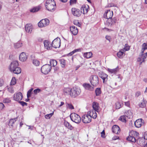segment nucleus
<instances>
[{"mask_svg":"<svg viewBox=\"0 0 147 147\" xmlns=\"http://www.w3.org/2000/svg\"><path fill=\"white\" fill-rule=\"evenodd\" d=\"M50 65L51 66L54 67L57 65V61L55 60H51L50 61Z\"/></svg>","mask_w":147,"mask_h":147,"instance_id":"nucleus-38","label":"nucleus"},{"mask_svg":"<svg viewBox=\"0 0 147 147\" xmlns=\"http://www.w3.org/2000/svg\"><path fill=\"white\" fill-rule=\"evenodd\" d=\"M11 71L13 72L15 74H18L21 72V69L20 68L18 67L15 68L14 70H12Z\"/></svg>","mask_w":147,"mask_h":147,"instance_id":"nucleus-34","label":"nucleus"},{"mask_svg":"<svg viewBox=\"0 0 147 147\" xmlns=\"http://www.w3.org/2000/svg\"><path fill=\"white\" fill-rule=\"evenodd\" d=\"M98 75L102 79L103 82H107V80L108 75L102 72H99Z\"/></svg>","mask_w":147,"mask_h":147,"instance_id":"nucleus-19","label":"nucleus"},{"mask_svg":"<svg viewBox=\"0 0 147 147\" xmlns=\"http://www.w3.org/2000/svg\"><path fill=\"white\" fill-rule=\"evenodd\" d=\"M147 58V52L143 54L142 53L141 55L139 56L138 59L137 61L140 62V65H141L142 63L144 61V59Z\"/></svg>","mask_w":147,"mask_h":147,"instance_id":"nucleus-12","label":"nucleus"},{"mask_svg":"<svg viewBox=\"0 0 147 147\" xmlns=\"http://www.w3.org/2000/svg\"><path fill=\"white\" fill-rule=\"evenodd\" d=\"M113 15V11L110 10H107L105 11V13L104 14V18L107 19L111 18Z\"/></svg>","mask_w":147,"mask_h":147,"instance_id":"nucleus-10","label":"nucleus"},{"mask_svg":"<svg viewBox=\"0 0 147 147\" xmlns=\"http://www.w3.org/2000/svg\"><path fill=\"white\" fill-rule=\"evenodd\" d=\"M80 92V90L79 88L74 87L71 89L70 96L73 98H75L79 95Z\"/></svg>","mask_w":147,"mask_h":147,"instance_id":"nucleus-3","label":"nucleus"},{"mask_svg":"<svg viewBox=\"0 0 147 147\" xmlns=\"http://www.w3.org/2000/svg\"><path fill=\"white\" fill-rule=\"evenodd\" d=\"M18 102L22 106H27V103L24 101H20Z\"/></svg>","mask_w":147,"mask_h":147,"instance_id":"nucleus-52","label":"nucleus"},{"mask_svg":"<svg viewBox=\"0 0 147 147\" xmlns=\"http://www.w3.org/2000/svg\"><path fill=\"white\" fill-rule=\"evenodd\" d=\"M119 138V137L117 136H114L112 138V139L113 140H116Z\"/></svg>","mask_w":147,"mask_h":147,"instance_id":"nucleus-62","label":"nucleus"},{"mask_svg":"<svg viewBox=\"0 0 147 147\" xmlns=\"http://www.w3.org/2000/svg\"><path fill=\"white\" fill-rule=\"evenodd\" d=\"M76 0H70V5H71L74 4H75L76 3Z\"/></svg>","mask_w":147,"mask_h":147,"instance_id":"nucleus-54","label":"nucleus"},{"mask_svg":"<svg viewBox=\"0 0 147 147\" xmlns=\"http://www.w3.org/2000/svg\"><path fill=\"white\" fill-rule=\"evenodd\" d=\"M74 25L80 27L81 26L80 23H79V21L78 20H75L74 21Z\"/></svg>","mask_w":147,"mask_h":147,"instance_id":"nucleus-50","label":"nucleus"},{"mask_svg":"<svg viewBox=\"0 0 147 147\" xmlns=\"http://www.w3.org/2000/svg\"><path fill=\"white\" fill-rule=\"evenodd\" d=\"M101 136L103 137H104V136L105 135V132L104 130H103L101 133Z\"/></svg>","mask_w":147,"mask_h":147,"instance_id":"nucleus-60","label":"nucleus"},{"mask_svg":"<svg viewBox=\"0 0 147 147\" xmlns=\"http://www.w3.org/2000/svg\"><path fill=\"white\" fill-rule=\"evenodd\" d=\"M141 92L140 91L137 92L135 94V96L136 97H138L140 95H141Z\"/></svg>","mask_w":147,"mask_h":147,"instance_id":"nucleus-53","label":"nucleus"},{"mask_svg":"<svg viewBox=\"0 0 147 147\" xmlns=\"http://www.w3.org/2000/svg\"><path fill=\"white\" fill-rule=\"evenodd\" d=\"M18 61H13L10 65L9 69L11 71L13 70L15 68H17V67H18Z\"/></svg>","mask_w":147,"mask_h":147,"instance_id":"nucleus-13","label":"nucleus"},{"mask_svg":"<svg viewBox=\"0 0 147 147\" xmlns=\"http://www.w3.org/2000/svg\"><path fill=\"white\" fill-rule=\"evenodd\" d=\"M25 28L27 32L31 33L33 29V27L31 24H27L25 26Z\"/></svg>","mask_w":147,"mask_h":147,"instance_id":"nucleus-22","label":"nucleus"},{"mask_svg":"<svg viewBox=\"0 0 147 147\" xmlns=\"http://www.w3.org/2000/svg\"><path fill=\"white\" fill-rule=\"evenodd\" d=\"M17 80L15 77H13L11 80V83H16Z\"/></svg>","mask_w":147,"mask_h":147,"instance_id":"nucleus-57","label":"nucleus"},{"mask_svg":"<svg viewBox=\"0 0 147 147\" xmlns=\"http://www.w3.org/2000/svg\"><path fill=\"white\" fill-rule=\"evenodd\" d=\"M71 31L74 35H76L78 32V30L77 27L74 26H71L70 28Z\"/></svg>","mask_w":147,"mask_h":147,"instance_id":"nucleus-25","label":"nucleus"},{"mask_svg":"<svg viewBox=\"0 0 147 147\" xmlns=\"http://www.w3.org/2000/svg\"><path fill=\"white\" fill-rule=\"evenodd\" d=\"M44 44L45 49L48 50L51 49L52 46V44H51V42L47 40H45L44 41Z\"/></svg>","mask_w":147,"mask_h":147,"instance_id":"nucleus-16","label":"nucleus"},{"mask_svg":"<svg viewBox=\"0 0 147 147\" xmlns=\"http://www.w3.org/2000/svg\"><path fill=\"white\" fill-rule=\"evenodd\" d=\"M53 112L52 113H50L49 114L46 115L45 116V118L47 119H49L53 115Z\"/></svg>","mask_w":147,"mask_h":147,"instance_id":"nucleus-46","label":"nucleus"},{"mask_svg":"<svg viewBox=\"0 0 147 147\" xmlns=\"http://www.w3.org/2000/svg\"><path fill=\"white\" fill-rule=\"evenodd\" d=\"M32 63L34 65L36 66H38L40 64L39 61L37 60L36 59L33 60Z\"/></svg>","mask_w":147,"mask_h":147,"instance_id":"nucleus-44","label":"nucleus"},{"mask_svg":"<svg viewBox=\"0 0 147 147\" xmlns=\"http://www.w3.org/2000/svg\"><path fill=\"white\" fill-rule=\"evenodd\" d=\"M45 5L47 10L51 11H54L56 9V3L54 0H47Z\"/></svg>","mask_w":147,"mask_h":147,"instance_id":"nucleus-1","label":"nucleus"},{"mask_svg":"<svg viewBox=\"0 0 147 147\" xmlns=\"http://www.w3.org/2000/svg\"><path fill=\"white\" fill-rule=\"evenodd\" d=\"M92 107L94 111H96L98 113L99 112L100 107L98 103L95 102H93L92 103Z\"/></svg>","mask_w":147,"mask_h":147,"instance_id":"nucleus-23","label":"nucleus"},{"mask_svg":"<svg viewBox=\"0 0 147 147\" xmlns=\"http://www.w3.org/2000/svg\"><path fill=\"white\" fill-rule=\"evenodd\" d=\"M5 107L4 105L1 102H0V109L2 110Z\"/></svg>","mask_w":147,"mask_h":147,"instance_id":"nucleus-56","label":"nucleus"},{"mask_svg":"<svg viewBox=\"0 0 147 147\" xmlns=\"http://www.w3.org/2000/svg\"><path fill=\"white\" fill-rule=\"evenodd\" d=\"M83 86L86 90L91 91L94 89V85L92 83H83Z\"/></svg>","mask_w":147,"mask_h":147,"instance_id":"nucleus-14","label":"nucleus"},{"mask_svg":"<svg viewBox=\"0 0 147 147\" xmlns=\"http://www.w3.org/2000/svg\"><path fill=\"white\" fill-rule=\"evenodd\" d=\"M18 117H17L14 119H10L9 122V125L11 126H13V124L15 123L16 120H17Z\"/></svg>","mask_w":147,"mask_h":147,"instance_id":"nucleus-39","label":"nucleus"},{"mask_svg":"<svg viewBox=\"0 0 147 147\" xmlns=\"http://www.w3.org/2000/svg\"><path fill=\"white\" fill-rule=\"evenodd\" d=\"M125 114L127 115L126 116L129 119H130V118L132 117H133L132 113L131 110H127L125 112Z\"/></svg>","mask_w":147,"mask_h":147,"instance_id":"nucleus-29","label":"nucleus"},{"mask_svg":"<svg viewBox=\"0 0 147 147\" xmlns=\"http://www.w3.org/2000/svg\"><path fill=\"white\" fill-rule=\"evenodd\" d=\"M75 52H74V51H72L70 52L68 54V55L69 56H71L72 55H73Z\"/></svg>","mask_w":147,"mask_h":147,"instance_id":"nucleus-63","label":"nucleus"},{"mask_svg":"<svg viewBox=\"0 0 147 147\" xmlns=\"http://www.w3.org/2000/svg\"><path fill=\"white\" fill-rule=\"evenodd\" d=\"M23 94L20 92L15 93L13 97L14 100L18 102L21 100L23 98Z\"/></svg>","mask_w":147,"mask_h":147,"instance_id":"nucleus-6","label":"nucleus"},{"mask_svg":"<svg viewBox=\"0 0 147 147\" xmlns=\"http://www.w3.org/2000/svg\"><path fill=\"white\" fill-rule=\"evenodd\" d=\"M66 107L67 109H70L72 110L74 109V107L70 103H66Z\"/></svg>","mask_w":147,"mask_h":147,"instance_id":"nucleus-41","label":"nucleus"},{"mask_svg":"<svg viewBox=\"0 0 147 147\" xmlns=\"http://www.w3.org/2000/svg\"><path fill=\"white\" fill-rule=\"evenodd\" d=\"M60 40L59 38H56L54 40L52 44V46L55 48H59L60 46Z\"/></svg>","mask_w":147,"mask_h":147,"instance_id":"nucleus-9","label":"nucleus"},{"mask_svg":"<svg viewBox=\"0 0 147 147\" xmlns=\"http://www.w3.org/2000/svg\"><path fill=\"white\" fill-rule=\"evenodd\" d=\"M144 121L142 119H140L137 120L134 123V125L137 128L140 127L144 123Z\"/></svg>","mask_w":147,"mask_h":147,"instance_id":"nucleus-15","label":"nucleus"},{"mask_svg":"<svg viewBox=\"0 0 147 147\" xmlns=\"http://www.w3.org/2000/svg\"><path fill=\"white\" fill-rule=\"evenodd\" d=\"M33 90V88H32L28 91L27 95V97L28 98H29L31 96V94H32V92Z\"/></svg>","mask_w":147,"mask_h":147,"instance_id":"nucleus-45","label":"nucleus"},{"mask_svg":"<svg viewBox=\"0 0 147 147\" xmlns=\"http://www.w3.org/2000/svg\"><path fill=\"white\" fill-rule=\"evenodd\" d=\"M64 124L66 127L69 129L72 130L73 129L72 126L67 121H65L64 122Z\"/></svg>","mask_w":147,"mask_h":147,"instance_id":"nucleus-27","label":"nucleus"},{"mask_svg":"<svg viewBox=\"0 0 147 147\" xmlns=\"http://www.w3.org/2000/svg\"><path fill=\"white\" fill-rule=\"evenodd\" d=\"M71 89L68 88H65L64 90V92L66 94H69L70 95Z\"/></svg>","mask_w":147,"mask_h":147,"instance_id":"nucleus-49","label":"nucleus"},{"mask_svg":"<svg viewBox=\"0 0 147 147\" xmlns=\"http://www.w3.org/2000/svg\"><path fill=\"white\" fill-rule=\"evenodd\" d=\"M40 7L39 6L36 7L30 10V12L34 13L37 12L40 9Z\"/></svg>","mask_w":147,"mask_h":147,"instance_id":"nucleus-33","label":"nucleus"},{"mask_svg":"<svg viewBox=\"0 0 147 147\" xmlns=\"http://www.w3.org/2000/svg\"><path fill=\"white\" fill-rule=\"evenodd\" d=\"M71 11L72 14L74 16L77 17L80 16L81 14V11L79 9L75 8L72 9Z\"/></svg>","mask_w":147,"mask_h":147,"instance_id":"nucleus-11","label":"nucleus"},{"mask_svg":"<svg viewBox=\"0 0 147 147\" xmlns=\"http://www.w3.org/2000/svg\"><path fill=\"white\" fill-rule=\"evenodd\" d=\"M127 117L126 115L121 116L120 118V120L123 122L125 123L127 121Z\"/></svg>","mask_w":147,"mask_h":147,"instance_id":"nucleus-40","label":"nucleus"},{"mask_svg":"<svg viewBox=\"0 0 147 147\" xmlns=\"http://www.w3.org/2000/svg\"><path fill=\"white\" fill-rule=\"evenodd\" d=\"M70 119L72 121L77 123H78L81 121V118L78 114L72 113L70 115Z\"/></svg>","mask_w":147,"mask_h":147,"instance_id":"nucleus-4","label":"nucleus"},{"mask_svg":"<svg viewBox=\"0 0 147 147\" xmlns=\"http://www.w3.org/2000/svg\"><path fill=\"white\" fill-rule=\"evenodd\" d=\"M95 92L96 96H100L101 93L100 88H96L95 90Z\"/></svg>","mask_w":147,"mask_h":147,"instance_id":"nucleus-35","label":"nucleus"},{"mask_svg":"<svg viewBox=\"0 0 147 147\" xmlns=\"http://www.w3.org/2000/svg\"><path fill=\"white\" fill-rule=\"evenodd\" d=\"M96 111H90L89 115H91V118L95 119L97 117V114L96 113Z\"/></svg>","mask_w":147,"mask_h":147,"instance_id":"nucleus-32","label":"nucleus"},{"mask_svg":"<svg viewBox=\"0 0 147 147\" xmlns=\"http://www.w3.org/2000/svg\"><path fill=\"white\" fill-rule=\"evenodd\" d=\"M89 80L90 83H98L99 82L98 77L95 75L91 76Z\"/></svg>","mask_w":147,"mask_h":147,"instance_id":"nucleus-18","label":"nucleus"},{"mask_svg":"<svg viewBox=\"0 0 147 147\" xmlns=\"http://www.w3.org/2000/svg\"><path fill=\"white\" fill-rule=\"evenodd\" d=\"M105 38L107 40H109V41H110V37L109 36H107L105 37Z\"/></svg>","mask_w":147,"mask_h":147,"instance_id":"nucleus-61","label":"nucleus"},{"mask_svg":"<svg viewBox=\"0 0 147 147\" xmlns=\"http://www.w3.org/2000/svg\"><path fill=\"white\" fill-rule=\"evenodd\" d=\"M74 52L75 53V52H78V51H81V49H77L74 50Z\"/></svg>","mask_w":147,"mask_h":147,"instance_id":"nucleus-64","label":"nucleus"},{"mask_svg":"<svg viewBox=\"0 0 147 147\" xmlns=\"http://www.w3.org/2000/svg\"><path fill=\"white\" fill-rule=\"evenodd\" d=\"M142 47L145 48L146 49H147V45L146 43H144L143 44Z\"/></svg>","mask_w":147,"mask_h":147,"instance_id":"nucleus-59","label":"nucleus"},{"mask_svg":"<svg viewBox=\"0 0 147 147\" xmlns=\"http://www.w3.org/2000/svg\"><path fill=\"white\" fill-rule=\"evenodd\" d=\"M16 83H10V86H7V87L8 91L11 93H13L14 91L13 88L11 87L12 85H14Z\"/></svg>","mask_w":147,"mask_h":147,"instance_id":"nucleus-31","label":"nucleus"},{"mask_svg":"<svg viewBox=\"0 0 147 147\" xmlns=\"http://www.w3.org/2000/svg\"><path fill=\"white\" fill-rule=\"evenodd\" d=\"M11 100L10 98H4L3 100V102L5 103H8L11 102Z\"/></svg>","mask_w":147,"mask_h":147,"instance_id":"nucleus-43","label":"nucleus"},{"mask_svg":"<svg viewBox=\"0 0 147 147\" xmlns=\"http://www.w3.org/2000/svg\"><path fill=\"white\" fill-rule=\"evenodd\" d=\"M92 53L91 52H87L84 53V56L87 58H90L92 57Z\"/></svg>","mask_w":147,"mask_h":147,"instance_id":"nucleus-36","label":"nucleus"},{"mask_svg":"<svg viewBox=\"0 0 147 147\" xmlns=\"http://www.w3.org/2000/svg\"><path fill=\"white\" fill-rule=\"evenodd\" d=\"M144 137V139L147 140V131L145 132Z\"/></svg>","mask_w":147,"mask_h":147,"instance_id":"nucleus-58","label":"nucleus"},{"mask_svg":"<svg viewBox=\"0 0 147 147\" xmlns=\"http://www.w3.org/2000/svg\"><path fill=\"white\" fill-rule=\"evenodd\" d=\"M49 23V20L47 19L41 20L38 23V26L40 27H45L48 25Z\"/></svg>","mask_w":147,"mask_h":147,"instance_id":"nucleus-7","label":"nucleus"},{"mask_svg":"<svg viewBox=\"0 0 147 147\" xmlns=\"http://www.w3.org/2000/svg\"><path fill=\"white\" fill-rule=\"evenodd\" d=\"M51 69V65L49 64H46L42 67L41 71L42 73L47 74L50 72Z\"/></svg>","mask_w":147,"mask_h":147,"instance_id":"nucleus-5","label":"nucleus"},{"mask_svg":"<svg viewBox=\"0 0 147 147\" xmlns=\"http://www.w3.org/2000/svg\"><path fill=\"white\" fill-rule=\"evenodd\" d=\"M125 105L127 107H129L130 106V103L128 101L127 102H124Z\"/></svg>","mask_w":147,"mask_h":147,"instance_id":"nucleus-55","label":"nucleus"},{"mask_svg":"<svg viewBox=\"0 0 147 147\" xmlns=\"http://www.w3.org/2000/svg\"><path fill=\"white\" fill-rule=\"evenodd\" d=\"M65 60L64 59H61L60 60L61 66L62 67H64L65 66Z\"/></svg>","mask_w":147,"mask_h":147,"instance_id":"nucleus-47","label":"nucleus"},{"mask_svg":"<svg viewBox=\"0 0 147 147\" xmlns=\"http://www.w3.org/2000/svg\"><path fill=\"white\" fill-rule=\"evenodd\" d=\"M139 135L136 131H132L129 136L126 138L127 140L132 142H135L136 141V138Z\"/></svg>","mask_w":147,"mask_h":147,"instance_id":"nucleus-2","label":"nucleus"},{"mask_svg":"<svg viewBox=\"0 0 147 147\" xmlns=\"http://www.w3.org/2000/svg\"><path fill=\"white\" fill-rule=\"evenodd\" d=\"M129 47L128 46V45L126 44L125 45V47L122 49V50L123 51L125 52L126 51H127L129 50Z\"/></svg>","mask_w":147,"mask_h":147,"instance_id":"nucleus-48","label":"nucleus"},{"mask_svg":"<svg viewBox=\"0 0 147 147\" xmlns=\"http://www.w3.org/2000/svg\"><path fill=\"white\" fill-rule=\"evenodd\" d=\"M91 117L88 115V113L87 115H84L82 117V121L84 123H88L91 121Z\"/></svg>","mask_w":147,"mask_h":147,"instance_id":"nucleus-8","label":"nucleus"},{"mask_svg":"<svg viewBox=\"0 0 147 147\" xmlns=\"http://www.w3.org/2000/svg\"><path fill=\"white\" fill-rule=\"evenodd\" d=\"M116 21V19L115 18L113 19H111V18L108 19L107 21V24L108 26H111L115 23Z\"/></svg>","mask_w":147,"mask_h":147,"instance_id":"nucleus-24","label":"nucleus"},{"mask_svg":"<svg viewBox=\"0 0 147 147\" xmlns=\"http://www.w3.org/2000/svg\"><path fill=\"white\" fill-rule=\"evenodd\" d=\"M27 58L28 55L24 52L22 53L19 56V59L21 61H25L27 59Z\"/></svg>","mask_w":147,"mask_h":147,"instance_id":"nucleus-17","label":"nucleus"},{"mask_svg":"<svg viewBox=\"0 0 147 147\" xmlns=\"http://www.w3.org/2000/svg\"><path fill=\"white\" fill-rule=\"evenodd\" d=\"M125 52L123 51L122 50V49H121L119 51L117 54V56L119 58H121L123 57V54Z\"/></svg>","mask_w":147,"mask_h":147,"instance_id":"nucleus-30","label":"nucleus"},{"mask_svg":"<svg viewBox=\"0 0 147 147\" xmlns=\"http://www.w3.org/2000/svg\"><path fill=\"white\" fill-rule=\"evenodd\" d=\"M89 9V6L88 5H83L81 7L80 11L81 13L83 12L84 14H86L88 12Z\"/></svg>","mask_w":147,"mask_h":147,"instance_id":"nucleus-20","label":"nucleus"},{"mask_svg":"<svg viewBox=\"0 0 147 147\" xmlns=\"http://www.w3.org/2000/svg\"><path fill=\"white\" fill-rule=\"evenodd\" d=\"M41 91V90L39 88H37L34 90L33 92L34 94H36L38 93H39Z\"/></svg>","mask_w":147,"mask_h":147,"instance_id":"nucleus-51","label":"nucleus"},{"mask_svg":"<svg viewBox=\"0 0 147 147\" xmlns=\"http://www.w3.org/2000/svg\"><path fill=\"white\" fill-rule=\"evenodd\" d=\"M123 105V104H120L119 102H117L115 103V107L117 109H120Z\"/></svg>","mask_w":147,"mask_h":147,"instance_id":"nucleus-42","label":"nucleus"},{"mask_svg":"<svg viewBox=\"0 0 147 147\" xmlns=\"http://www.w3.org/2000/svg\"><path fill=\"white\" fill-rule=\"evenodd\" d=\"M146 105H147V101L143 99V100L139 104V106L141 108H143L145 107Z\"/></svg>","mask_w":147,"mask_h":147,"instance_id":"nucleus-28","label":"nucleus"},{"mask_svg":"<svg viewBox=\"0 0 147 147\" xmlns=\"http://www.w3.org/2000/svg\"><path fill=\"white\" fill-rule=\"evenodd\" d=\"M119 70V69L118 67L113 69H110L109 68L107 69V71L111 74H116Z\"/></svg>","mask_w":147,"mask_h":147,"instance_id":"nucleus-26","label":"nucleus"},{"mask_svg":"<svg viewBox=\"0 0 147 147\" xmlns=\"http://www.w3.org/2000/svg\"><path fill=\"white\" fill-rule=\"evenodd\" d=\"M22 43L20 42H18L14 44V47L16 48H18L22 46Z\"/></svg>","mask_w":147,"mask_h":147,"instance_id":"nucleus-37","label":"nucleus"},{"mask_svg":"<svg viewBox=\"0 0 147 147\" xmlns=\"http://www.w3.org/2000/svg\"><path fill=\"white\" fill-rule=\"evenodd\" d=\"M112 131L113 133L118 134L120 131V129L118 126L117 125H114L112 128Z\"/></svg>","mask_w":147,"mask_h":147,"instance_id":"nucleus-21","label":"nucleus"}]
</instances>
